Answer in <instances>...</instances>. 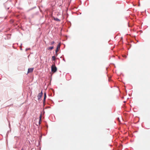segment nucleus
<instances>
[{
	"mask_svg": "<svg viewBox=\"0 0 150 150\" xmlns=\"http://www.w3.org/2000/svg\"><path fill=\"white\" fill-rule=\"evenodd\" d=\"M51 71L53 73H55L57 71V68L55 65H53L51 66Z\"/></svg>",
	"mask_w": 150,
	"mask_h": 150,
	"instance_id": "nucleus-1",
	"label": "nucleus"
},
{
	"mask_svg": "<svg viewBox=\"0 0 150 150\" xmlns=\"http://www.w3.org/2000/svg\"><path fill=\"white\" fill-rule=\"evenodd\" d=\"M42 95L43 93L42 92V91L41 93H39L38 96V100H40V99L41 97H42Z\"/></svg>",
	"mask_w": 150,
	"mask_h": 150,
	"instance_id": "nucleus-2",
	"label": "nucleus"
},
{
	"mask_svg": "<svg viewBox=\"0 0 150 150\" xmlns=\"http://www.w3.org/2000/svg\"><path fill=\"white\" fill-rule=\"evenodd\" d=\"M33 68H29L28 69V73L32 72L33 70Z\"/></svg>",
	"mask_w": 150,
	"mask_h": 150,
	"instance_id": "nucleus-3",
	"label": "nucleus"
},
{
	"mask_svg": "<svg viewBox=\"0 0 150 150\" xmlns=\"http://www.w3.org/2000/svg\"><path fill=\"white\" fill-rule=\"evenodd\" d=\"M46 93H44V99H43V104L44 105H45V100L46 98Z\"/></svg>",
	"mask_w": 150,
	"mask_h": 150,
	"instance_id": "nucleus-4",
	"label": "nucleus"
},
{
	"mask_svg": "<svg viewBox=\"0 0 150 150\" xmlns=\"http://www.w3.org/2000/svg\"><path fill=\"white\" fill-rule=\"evenodd\" d=\"M60 45H61L60 43H59L58 45L57 46V48H56V50H57V52H58V50L60 49Z\"/></svg>",
	"mask_w": 150,
	"mask_h": 150,
	"instance_id": "nucleus-5",
	"label": "nucleus"
},
{
	"mask_svg": "<svg viewBox=\"0 0 150 150\" xmlns=\"http://www.w3.org/2000/svg\"><path fill=\"white\" fill-rule=\"evenodd\" d=\"M41 118H42V114H41L40 115V119H39V122H38L39 125H40V124H41Z\"/></svg>",
	"mask_w": 150,
	"mask_h": 150,
	"instance_id": "nucleus-6",
	"label": "nucleus"
},
{
	"mask_svg": "<svg viewBox=\"0 0 150 150\" xmlns=\"http://www.w3.org/2000/svg\"><path fill=\"white\" fill-rule=\"evenodd\" d=\"M53 19L54 21H60V20L58 19V18H55L54 17H53Z\"/></svg>",
	"mask_w": 150,
	"mask_h": 150,
	"instance_id": "nucleus-7",
	"label": "nucleus"
},
{
	"mask_svg": "<svg viewBox=\"0 0 150 150\" xmlns=\"http://www.w3.org/2000/svg\"><path fill=\"white\" fill-rule=\"evenodd\" d=\"M54 48V47L53 46H51L50 47H49L47 49L48 50H52Z\"/></svg>",
	"mask_w": 150,
	"mask_h": 150,
	"instance_id": "nucleus-8",
	"label": "nucleus"
},
{
	"mask_svg": "<svg viewBox=\"0 0 150 150\" xmlns=\"http://www.w3.org/2000/svg\"><path fill=\"white\" fill-rule=\"evenodd\" d=\"M55 56H53L52 57V60L53 61H55L56 59Z\"/></svg>",
	"mask_w": 150,
	"mask_h": 150,
	"instance_id": "nucleus-9",
	"label": "nucleus"
},
{
	"mask_svg": "<svg viewBox=\"0 0 150 150\" xmlns=\"http://www.w3.org/2000/svg\"><path fill=\"white\" fill-rule=\"evenodd\" d=\"M57 52H57V50H55V57H57L58 55V54L57 53Z\"/></svg>",
	"mask_w": 150,
	"mask_h": 150,
	"instance_id": "nucleus-10",
	"label": "nucleus"
},
{
	"mask_svg": "<svg viewBox=\"0 0 150 150\" xmlns=\"http://www.w3.org/2000/svg\"><path fill=\"white\" fill-rule=\"evenodd\" d=\"M30 50V48H27L25 49V51H27L28 50Z\"/></svg>",
	"mask_w": 150,
	"mask_h": 150,
	"instance_id": "nucleus-11",
	"label": "nucleus"
},
{
	"mask_svg": "<svg viewBox=\"0 0 150 150\" xmlns=\"http://www.w3.org/2000/svg\"><path fill=\"white\" fill-rule=\"evenodd\" d=\"M54 43V41L52 42L51 43V45H53Z\"/></svg>",
	"mask_w": 150,
	"mask_h": 150,
	"instance_id": "nucleus-12",
	"label": "nucleus"
},
{
	"mask_svg": "<svg viewBox=\"0 0 150 150\" xmlns=\"http://www.w3.org/2000/svg\"><path fill=\"white\" fill-rule=\"evenodd\" d=\"M63 60H64V61L65 62V60L64 59V58L63 59Z\"/></svg>",
	"mask_w": 150,
	"mask_h": 150,
	"instance_id": "nucleus-13",
	"label": "nucleus"
},
{
	"mask_svg": "<svg viewBox=\"0 0 150 150\" xmlns=\"http://www.w3.org/2000/svg\"><path fill=\"white\" fill-rule=\"evenodd\" d=\"M21 150H24L23 148H22Z\"/></svg>",
	"mask_w": 150,
	"mask_h": 150,
	"instance_id": "nucleus-14",
	"label": "nucleus"
},
{
	"mask_svg": "<svg viewBox=\"0 0 150 150\" xmlns=\"http://www.w3.org/2000/svg\"><path fill=\"white\" fill-rule=\"evenodd\" d=\"M20 50H22V47H21V48H20Z\"/></svg>",
	"mask_w": 150,
	"mask_h": 150,
	"instance_id": "nucleus-15",
	"label": "nucleus"
},
{
	"mask_svg": "<svg viewBox=\"0 0 150 150\" xmlns=\"http://www.w3.org/2000/svg\"><path fill=\"white\" fill-rule=\"evenodd\" d=\"M10 124H9V127H10Z\"/></svg>",
	"mask_w": 150,
	"mask_h": 150,
	"instance_id": "nucleus-16",
	"label": "nucleus"
},
{
	"mask_svg": "<svg viewBox=\"0 0 150 150\" xmlns=\"http://www.w3.org/2000/svg\"><path fill=\"white\" fill-rule=\"evenodd\" d=\"M8 132H7V133L6 134H8Z\"/></svg>",
	"mask_w": 150,
	"mask_h": 150,
	"instance_id": "nucleus-17",
	"label": "nucleus"
},
{
	"mask_svg": "<svg viewBox=\"0 0 150 150\" xmlns=\"http://www.w3.org/2000/svg\"><path fill=\"white\" fill-rule=\"evenodd\" d=\"M22 44H21V46H21H21H22Z\"/></svg>",
	"mask_w": 150,
	"mask_h": 150,
	"instance_id": "nucleus-18",
	"label": "nucleus"
},
{
	"mask_svg": "<svg viewBox=\"0 0 150 150\" xmlns=\"http://www.w3.org/2000/svg\"><path fill=\"white\" fill-rule=\"evenodd\" d=\"M36 8V7H34V8Z\"/></svg>",
	"mask_w": 150,
	"mask_h": 150,
	"instance_id": "nucleus-19",
	"label": "nucleus"
}]
</instances>
